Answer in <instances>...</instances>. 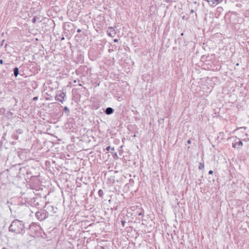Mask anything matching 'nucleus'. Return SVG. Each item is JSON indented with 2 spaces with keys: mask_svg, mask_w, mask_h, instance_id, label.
Returning a JSON list of instances; mask_svg holds the SVG:
<instances>
[{
  "mask_svg": "<svg viewBox=\"0 0 249 249\" xmlns=\"http://www.w3.org/2000/svg\"><path fill=\"white\" fill-rule=\"evenodd\" d=\"M195 15H196V17H197V14L196 13Z\"/></svg>",
  "mask_w": 249,
  "mask_h": 249,
  "instance_id": "nucleus-33",
  "label": "nucleus"
},
{
  "mask_svg": "<svg viewBox=\"0 0 249 249\" xmlns=\"http://www.w3.org/2000/svg\"><path fill=\"white\" fill-rule=\"evenodd\" d=\"M110 149V146H107V147L106 148V150H107V151H109Z\"/></svg>",
  "mask_w": 249,
  "mask_h": 249,
  "instance_id": "nucleus-27",
  "label": "nucleus"
},
{
  "mask_svg": "<svg viewBox=\"0 0 249 249\" xmlns=\"http://www.w3.org/2000/svg\"><path fill=\"white\" fill-rule=\"evenodd\" d=\"M113 41H114V42H118V39H117V38H115V39H114L113 40Z\"/></svg>",
  "mask_w": 249,
  "mask_h": 249,
  "instance_id": "nucleus-30",
  "label": "nucleus"
},
{
  "mask_svg": "<svg viewBox=\"0 0 249 249\" xmlns=\"http://www.w3.org/2000/svg\"><path fill=\"white\" fill-rule=\"evenodd\" d=\"M213 173V171L212 170H210V171H209V172H208V174H209V175H211V174H212Z\"/></svg>",
  "mask_w": 249,
  "mask_h": 249,
  "instance_id": "nucleus-23",
  "label": "nucleus"
},
{
  "mask_svg": "<svg viewBox=\"0 0 249 249\" xmlns=\"http://www.w3.org/2000/svg\"><path fill=\"white\" fill-rule=\"evenodd\" d=\"M187 143H188V144H190V143H191V141L190 140H188L187 141Z\"/></svg>",
  "mask_w": 249,
  "mask_h": 249,
  "instance_id": "nucleus-31",
  "label": "nucleus"
},
{
  "mask_svg": "<svg viewBox=\"0 0 249 249\" xmlns=\"http://www.w3.org/2000/svg\"><path fill=\"white\" fill-rule=\"evenodd\" d=\"M105 41L99 40L94 45V59L95 58H99L103 52Z\"/></svg>",
  "mask_w": 249,
  "mask_h": 249,
  "instance_id": "nucleus-2",
  "label": "nucleus"
},
{
  "mask_svg": "<svg viewBox=\"0 0 249 249\" xmlns=\"http://www.w3.org/2000/svg\"><path fill=\"white\" fill-rule=\"evenodd\" d=\"M202 178H203V176H202L201 177V178L202 179Z\"/></svg>",
  "mask_w": 249,
  "mask_h": 249,
  "instance_id": "nucleus-35",
  "label": "nucleus"
},
{
  "mask_svg": "<svg viewBox=\"0 0 249 249\" xmlns=\"http://www.w3.org/2000/svg\"><path fill=\"white\" fill-rule=\"evenodd\" d=\"M98 195L100 197L103 198L104 195V192L102 189H99L98 191Z\"/></svg>",
  "mask_w": 249,
  "mask_h": 249,
  "instance_id": "nucleus-11",
  "label": "nucleus"
},
{
  "mask_svg": "<svg viewBox=\"0 0 249 249\" xmlns=\"http://www.w3.org/2000/svg\"><path fill=\"white\" fill-rule=\"evenodd\" d=\"M66 97L65 93L61 91H58L55 96V100L63 103L64 101V98Z\"/></svg>",
  "mask_w": 249,
  "mask_h": 249,
  "instance_id": "nucleus-3",
  "label": "nucleus"
},
{
  "mask_svg": "<svg viewBox=\"0 0 249 249\" xmlns=\"http://www.w3.org/2000/svg\"><path fill=\"white\" fill-rule=\"evenodd\" d=\"M232 147L234 148H238L239 146H242L243 145V142L241 141L238 140V141H235V142L232 143Z\"/></svg>",
  "mask_w": 249,
  "mask_h": 249,
  "instance_id": "nucleus-5",
  "label": "nucleus"
},
{
  "mask_svg": "<svg viewBox=\"0 0 249 249\" xmlns=\"http://www.w3.org/2000/svg\"><path fill=\"white\" fill-rule=\"evenodd\" d=\"M96 31L99 33H101V29H96Z\"/></svg>",
  "mask_w": 249,
  "mask_h": 249,
  "instance_id": "nucleus-21",
  "label": "nucleus"
},
{
  "mask_svg": "<svg viewBox=\"0 0 249 249\" xmlns=\"http://www.w3.org/2000/svg\"><path fill=\"white\" fill-rule=\"evenodd\" d=\"M97 153L98 154V156H100V152H99L98 150H96Z\"/></svg>",
  "mask_w": 249,
  "mask_h": 249,
  "instance_id": "nucleus-26",
  "label": "nucleus"
},
{
  "mask_svg": "<svg viewBox=\"0 0 249 249\" xmlns=\"http://www.w3.org/2000/svg\"><path fill=\"white\" fill-rule=\"evenodd\" d=\"M112 150H114V148H112Z\"/></svg>",
  "mask_w": 249,
  "mask_h": 249,
  "instance_id": "nucleus-34",
  "label": "nucleus"
},
{
  "mask_svg": "<svg viewBox=\"0 0 249 249\" xmlns=\"http://www.w3.org/2000/svg\"><path fill=\"white\" fill-rule=\"evenodd\" d=\"M134 181L132 178H130L129 180V183L125 185V187L129 188L130 186H132L134 185Z\"/></svg>",
  "mask_w": 249,
  "mask_h": 249,
  "instance_id": "nucleus-7",
  "label": "nucleus"
},
{
  "mask_svg": "<svg viewBox=\"0 0 249 249\" xmlns=\"http://www.w3.org/2000/svg\"><path fill=\"white\" fill-rule=\"evenodd\" d=\"M102 110H103V111H99V113L101 115H104V112H104L105 110H104V109H102Z\"/></svg>",
  "mask_w": 249,
  "mask_h": 249,
  "instance_id": "nucleus-17",
  "label": "nucleus"
},
{
  "mask_svg": "<svg viewBox=\"0 0 249 249\" xmlns=\"http://www.w3.org/2000/svg\"><path fill=\"white\" fill-rule=\"evenodd\" d=\"M209 57V55H203L201 57V61L204 62L207 61V59Z\"/></svg>",
  "mask_w": 249,
  "mask_h": 249,
  "instance_id": "nucleus-9",
  "label": "nucleus"
},
{
  "mask_svg": "<svg viewBox=\"0 0 249 249\" xmlns=\"http://www.w3.org/2000/svg\"><path fill=\"white\" fill-rule=\"evenodd\" d=\"M166 2L170 3L172 1V0H165Z\"/></svg>",
  "mask_w": 249,
  "mask_h": 249,
  "instance_id": "nucleus-25",
  "label": "nucleus"
},
{
  "mask_svg": "<svg viewBox=\"0 0 249 249\" xmlns=\"http://www.w3.org/2000/svg\"><path fill=\"white\" fill-rule=\"evenodd\" d=\"M107 33L111 37H114L116 35V32L113 27H109L107 29Z\"/></svg>",
  "mask_w": 249,
  "mask_h": 249,
  "instance_id": "nucleus-4",
  "label": "nucleus"
},
{
  "mask_svg": "<svg viewBox=\"0 0 249 249\" xmlns=\"http://www.w3.org/2000/svg\"><path fill=\"white\" fill-rule=\"evenodd\" d=\"M36 18H34L33 19V23H35L36 22Z\"/></svg>",
  "mask_w": 249,
  "mask_h": 249,
  "instance_id": "nucleus-24",
  "label": "nucleus"
},
{
  "mask_svg": "<svg viewBox=\"0 0 249 249\" xmlns=\"http://www.w3.org/2000/svg\"><path fill=\"white\" fill-rule=\"evenodd\" d=\"M37 99H38V97H37V96H36V97H34L33 98V100H34V101H36V100H37Z\"/></svg>",
  "mask_w": 249,
  "mask_h": 249,
  "instance_id": "nucleus-22",
  "label": "nucleus"
},
{
  "mask_svg": "<svg viewBox=\"0 0 249 249\" xmlns=\"http://www.w3.org/2000/svg\"><path fill=\"white\" fill-rule=\"evenodd\" d=\"M0 64H3V60H2V59L0 60Z\"/></svg>",
  "mask_w": 249,
  "mask_h": 249,
  "instance_id": "nucleus-29",
  "label": "nucleus"
},
{
  "mask_svg": "<svg viewBox=\"0 0 249 249\" xmlns=\"http://www.w3.org/2000/svg\"><path fill=\"white\" fill-rule=\"evenodd\" d=\"M64 111H65L66 113H67L68 114L69 113L70 110H69V108L67 107H64Z\"/></svg>",
  "mask_w": 249,
  "mask_h": 249,
  "instance_id": "nucleus-13",
  "label": "nucleus"
},
{
  "mask_svg": "<svg viewBox=\"0 0 249 249\" xmlns=\"http://www.w3.org/2000/svg\"><path fill=\"white\" fill-rule=\"evenodd\" d=\"M81 31V30L80 29H78V30H77V32H79V33H80Z\"/></svg>",
  "mask_w": 249,
  "mask_h": 249,
  "instance_id": "nucleus-32",
  "label": "nucleus"
},
{
  "mask_svg": "<svg viewBox=\"0 0 249 249\" xmlns=\"http://www.w3.org/2000/svg\"><path fill=\"white\" fill-rule=\"evenodd\" d=\"M204 168V163L199 162V166H198V169L199 170H201Z\"/></svg>",
  "mask_w": 249,
  "mask_h": 249,
  "instance_id": "nucleus-12",
  "label": "nucleus"
},
{
  "mask_svg": "<svg viewBox=\"0 0 249 249\" xmlns=\"http://www.w3.org/2000/svg\"><path fill=\"white\" fill-rule=\"evenodd\" d=\"M96 31L99 33H101V29H96Z\"/></svg>",
  "mask_w": 249,
  "mask_h": 249,
  "instance_id": "nucleus-20",
  "label": "nucleus"
},
{
  "mask_svg": "<svg viewBox=\"0 0 249 249\" xmlns=\"http://www.w3.org/2000/svg\"><path fill=\"white\" fill-rule=\"evenodd\" d=\"M102 225H104V222H97L96 223H94V227L95 228H98L100 226H101Z\"/></svg>",
  "mask_w": 249,
  "mask_h": 249,
  "instance_id": "nucleus-8",
  "label": "nucleus"
},
{
  "mask_svg": "<svg viewBox=\"0 0 249 249\" xmlns=\"http://www.w3.org/2000/svg\"><path fill=\"white\" fill-rule=\"evenodd\" d=\"M182 19H185V20H188V17H186L185 16H183L182 17Z\"/></svg>",
  "mask_w": 249,
  "mask_h": 249,
  "instance_id": "nucleus-19",
  "label": "nucleus"
},
{
  "mask_svg": "<svg viewBox=\"0 0 249 249\" xmlns=\"http://www.w3.org/2000/svg\"><path fill=\"white\" fill-rule=\"evenodd\" d=\"M195 12L194 10L193 9H191L190 11V13L193 14Z\"/></svg>",
  "mask_w": 249,
  "mask_h": 249,
  "instance_id": "nucleus-28",
  "label": "nucleus"
},
{
  "mask_svg": "<svg viewBox=\"0 0 249 249\" xmlns=\"http://www.w3.org/2000/svg\"><path fill=\"white\" fill-rule=\"evenodd\" d=\"M104 112L107 115H111L114 112V109L112 107H108L106 109Z\"/></svg>",
  "mask_w": 249,
  "mask_h": 249,
  "instance_id": "nucleus-6",
  "label": "nucleus"
},
{
  "mask_svg": "<svg viewBox=\"0 0 249 249\" xmlns=\"http://www.w3.org/2000/svg\"><path fill=\"white\" fill-rule=\"evenodd\" d=\"M18 69L17 67H16L14 69V74L15 77H17L18 74Z\"/></svg>",
  "mask_w": 249,
  "mask_h": 249,
  "instance_id": "nucleus-10",
  "label": "nucleus"
},
{
  "mask_svg": "<svg viewBox=\"0 0 249 249\" xmlns=\"http://www.w3.org/2000/svg\"><path fill=\"white\" fill-rule=\"evenodd\" d=\"M95 249H105V248L102 246H97Z\"/></svg>",
  "mask_w": 249,
  "mask_h": 249,
  "instance_id": "nucleus-15",
  "label": "nucleus"
},
{
  "mask_svg": "<svg viewBox=\"0 0 249 249\" xmlns=\"http://www.w3.org/2000/svg\"><path fill=\"white\" fill-rule=\"evenodd\" d=\"M125 224V221L124 220L121 221V224L122 225L123 227L124 226V224Z\"/></svg>",
  "mask_w": 249,
  "mask_h": 249,
  "instance_id": "nucleus-18",
  "label": "nucleus"
},
{
  "mask_svg": "<svg viewBox=\"0 0 249 249\" xmlns=\"http://www.w3.org/2000/svg\"><path fill=\"white\" fill-rule=\"evenodd\" d=\"M197 184L200 185L201 184V179H198L197 181L196 182Z\"/></svg>",
  "mask_w": 249,
  "mask_h": 249,
  "instance_id": "nucleus-16",
  "label": "nucleus"
},
{
  "mask_svg": "<svg viewBox=\"0 0 249 249\" xmlns=\"http://www.w3.org/2000/svg\"><path fill=\"white\" fill-rule=\"evenodd\" d=\"M137 213L138 215H142L143 214V210H141L140 212H137Z\"/></svg>",
  "mask_w": 249,
  "mask_h": 249,
  "instance_id": "nucleus-14",
  "label": "nucleus"
},
{
  "mask_svg": "<svg viewBox=\"0 0 249 249\" xmlns=\"http://www.w3.org/2000/svg\"><path fill=\"white\" fill-rule=\"evenodd\" d=\"M9 231L16 234H23L25 232L24 225L21 221L14 220L11 224Z\"/></svg>",
  "mask_w": 249,
  "mask_h": 249,
  "instance_id": "nucleus-1",
  "label": "nucleus"
}]
</instances>
